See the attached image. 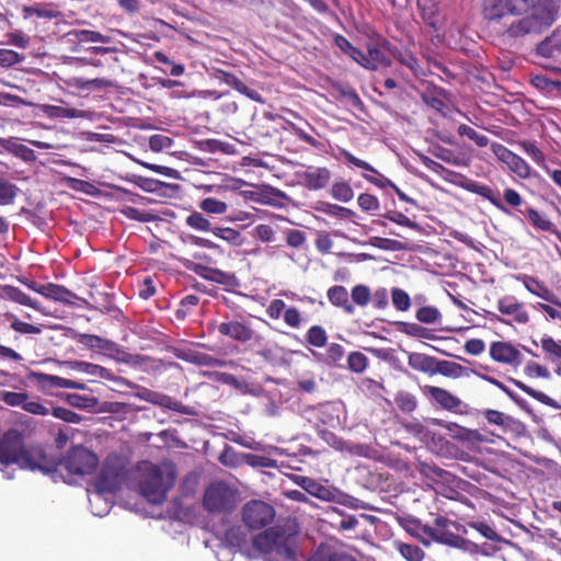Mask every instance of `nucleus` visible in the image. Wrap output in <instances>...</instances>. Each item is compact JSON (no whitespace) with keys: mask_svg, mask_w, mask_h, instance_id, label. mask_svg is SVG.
I'll return each instance as SVG.
<instances>
[{"mask_svg":"<svg viewBox=\"0 0 561 561\" xmlns=\"http://www.w3.org/2000/svg\"><path fill=\"white\" fill-rule=\"evenodd\" d=\"M559 0H483V18L500 33L511 38L540 34L552 25Z\"/></svg>","mask_w":561,"mask_h":561,"instance_id":"1","label":"nucleus"},{"mask_svg":"<svg viewBox=\"0 0 561 561\" xmlns=\"http://www.w3.org/2000/svg\"><path fill=\"white\" fill-rule=\"evenodd\" d=\"M298 525L288 522L276 525L253 538V547L267 561H297Z\"/></svg>","mask_w":561,"mask_h":561,"instance_id":"2","label":"nucleus"},{"mask_svg":"<svg viewBox=\"0 0 561 561\" xmlns=\"http://www.w3.org/2000/svg\"><path fill=\"white\" fill-rule=\"evenodd\" d=\"M503 198L508 206L516 208L522 215H524L536 230L552 233L561 242V231L550 220L547 214L530 206H527L525 209L518 208L523 205V197L517 191L506 187L503 192Z\"/></svg>","mask_w":561,"mask_h":561,"instance_id":"3","label":"nucleus"},{"mask_svg":"<svg viewBox=\"0 0 561 561\" xmlns=\"http://www.w3.org/2000/svg\"><path fill=\"white\" fill-rule=\"evenodd\" d=\"M174 479H164L163 472L156 465L146 468L144 479L139 483L142 496L152 504H161L172 488Z\"/></svg>","mask_w":561,"mask_h":561,"instance_id":"4","label":"nucleus"},{"mask_svg":"<svg viewBox=\"0 0 561 561\" xmlns=\"http://www.w3.org/2000/svg\"><path fill=\"white\" fill-rule=\"evenodd\" d=\"M60 459L47 451L41 445L25 446L19 467L27 470H38L43 473L56 472L59 468Z\"/></svg>","mask_w":561,"mask_h":561,"instance_id":"5","label":"nucleus"},{"mask_svg":"<svg viewBox=\"0 0 561 561\" xmlns=\"http://www.w3.org/2000/svg\"><path fill=\"white\" fill-rule=\"evenodd\" d=\"M99 465L98 456L83 446H75L68 453L59 467L76 476H87L95 471Z\"/></svg>","mask_w":561,"mask_h":561,"instance_id":"6","label":"nucleus"},{"mask_svg":"<svg viewBox=\"0 0 561 561\" xmlns=\"http://www.w3.org/2000/svg\"><path fill=\"white\" fill-rule=\"evenodd\" d=\"M236 504V492L224 482L211 483L205 490L203 505L210 513L229 512Z\"/></svg>","mask_w":561,"mask_h":561,"instance_id":"7","label":"nucleus"},{"mask_svg":"<svg viewBox=\"0 0 561 561\" xmlns=\"http://www.w3.org/2000/svg\"><path fill=\"white\" fill-rule=\"evenodd\" d=\"M25 449L24 436L18 430H9L0 436V469L21 461Z\"/></svg>","mask_w":561,"mask_h":561,"instance_id":"8","label":"nucleus"},{"mask_svg":"<svg viewBox=\"0 0 561 561\" xmlns=\"http://www.w3.org/2000/svg\"><path fill=\"white\" fill-rule=\"evenodd\" d=\"M421 389L423 394L442 410L460 415L468 413V404L449 390L431 385H425Z\"/></svg>","mask_w":561,"mask_h":561,"instance_id":"9","label":"nucleus"},{"mask_svg":"<svg viewBox=\"0 0 561 561\" xmlns=\"http://www.w3.org/2000/svg\"><path fill=\"white\" fill-rule=\"evenodd\" d=\"M274 517V507L263 501H250L242 508V520L251 529H261L267 526Z\"/></svg>","mask_w":561,"mask_h":561,"instance_id":"10","label":"nucleus"},{"mask_svg":"<svg viewBox=\"0 0 561 561\" xmlns=\"http://www.w3.org/2000/svg\"><path fill=\"white\" fill-rule=\"evenodd\" d=\"M182 263L187 270L194 272L199 277L222 285L227 290H232L240 285L234 273L213 268L207 265L195 263L188 259H183Z\"/></svg>","mask_w":561,"mask_h":561,"instance_id":"11","label":"nucleus"},{"mask_svg":"<svg viewBox=\"0 0 561 561\" xmlns=\"http://www.w3.org/2000/svg\"><path fill=\"white\" fill-rule=\"evenodd\" d=\"M456 527V523L451 522L447 517L437 516L434 519L433 525H424L422 531L433 540L447 545L458 546L463 545V538L455 534L450 527Z\"/></svg>","mask_w":561,"mask_h":561,"instance_id":"12","label":"nucleus"},{"mask_svg":"<svg viewBox=\"0 0 561 561\" xmlns=\"http://www.w3.org/2000/svg\"><path fill=\"white\" fill-rule=\"evenodd\" d=\"M491 150L493 154L518 178L527 180L531 175L530 165L518 154L506 148L500 142H492Z\"/></svg>","mask_w":561,"mask_h":561,"instance_id":"13","label":"nucleus"},{"mask_svg":"<svg viewBox=\"0 0 561 561\" xmlns=\"http://www.w3.org/2000/svg\"><path fill=\"white\" fill-rule=\"evenodd\" d=\"M490 357L502 365L511 366L514 368L523 364V355L519 350L506 341H494L490 344Z\"/></svg>","mask_w":561,"mask_h":561,"instance_id":"14","label":"nucleus"},{"mask_svg":"<svg viewBox=\"0 0 561 561\" xmlns=\"http://www.w3.org/2000/svg\"><path fill=\"white\" fill-rule=\"evenodd\" d=\"M122 481V469L116 466L105 463L94 479V488L100 494H114L119 490Z\"/></svg>","mask_w":561,"mask_h":561,"instance_id":"15","label":"nucleus"},{"mask_svg":"<svg viewBox=\"0 0 561 561\" xmlns=\"http://www.w3.org/2000/svg\"><path fill=\"white\" fill-rule=\"evenodd\" d=\"M340 154L343 157L344 161L348 164H352L356 168L363 169L367 172H373L376 175H367L366 173H363L362 176L368 181L369 183L376 185L379 188H386L394 186V183L386 178L383 174H381L377 169H375L371 164L368 162L356 158L353 153H351L348 150L341 149Z\"/></svg>","mask_w":561,"mask_h":561,"instance_id":"16","label":"nucleus"},{"mask_svg":"<svg viewBox=\"0 0 561 561\" xmlns=\"http://www.w3.org/2000/svg\"><path fill=\"white\" fill-rule=\"evenodd\" d=\"M299 178L309 191H319L327 187L331 181L332 173L325 167L308 165Z\"/></svg>","mask_w":561,"mask_h":561,"instance_id":"17","label":"nucleus"},{"mask_svg":"<svg viewBox=\"0 0 561 561\" xmlns=\"http://www.w3.org/2000/svg\"><path fill=\"white\" fill-rule=\"evenodd\" d=\"M497 310L511 317L518 324H526L529 321V313L525 306L515 296L506 295L497 300Z\"/></svg>","mask_w":561,"mask_h":561,"instance_id":"18","label":"nucleus"},{"mask_svg":"<svg viewBox=\"0 0 561 561\" xmlns=\"http://www.w3.org/2000/svg\"><path fill=\"white\" fill-rule=\"evenodd\" d=\"M243 194L252 202L271 206H280L282 199L286 197L284 192L270 185L263 186L260 191H250Z\"/></svg>","mask_w":561,"mask_h":561,"instance_id":"19","label":"nucleus"},{"mask_svg":"<svg viewBox=\"0 0 561 561\" xmlns=\"http://www.w3.org/2000/svg\"><path fill=\"white\" fill-rule=\"evenodd\" d=\"M216 78L233 88L234 90H237L238 92H240L241 94L245 95L247 98H249L250 100L252 101H255V102H263L262 100V95L260 94L259 91H256L255 89H252V88H249L238 76H236L234 73H231V72H228V71H224V70H218L217 71V76Z\"/></svg>","mask_w":561,"mask_h":561,"instance_id":"20","label":"nucleus"},{"mask_svg":"<svg viewBox=\"0 0 561 561\" xmlns=\"http://www.w3.org/2000/svg\"><path fill=\"white\" fill-rule=\"evenodd\" d=\"M220 335L228 336L239 342H248L253 336V330L239 321L221 322L217 325Z\"/></svg>","mask_w":561,"mask_h":561,"instance_id":"21","label":"nucleus"},{"mask_svg":"<svg viewBox=\"0 0 561 561\" xmlns=\"http://www.w3.org/2000/svg\"><path fill=\"white\" fill-rule=\"evenodd\" d=\"M465 188L473 194H477L485 199H488L496 209L502 211L505 215H511V210L505 206V204L500 199L499 195L488 185L470 181L465 185Z\"/></svg>","mask_w":561,"mask_h":561,"instance_id":"22","label":"nucleus"},{"mask_svg":"<svg viewBox=\"0 0 561 561\" xmlns=\"http://www.w3.org/2000/svg\"><path fill=\"white\" fill-rule=\"evenodd\" d=\"M142 398L148 402H151L153 404L160 405L174 412H179L181 414H193L191 408L184 405L181 401L173 399L172 397L167 394L156 393L147 390V394Z\"/></svg>","mask_w":561,"mask_h":561,"instance_id":"23","label":"nucleus"},{"mask_svg":"<svg viewBox=\"0 0 561 561\" xmlns=\"http://www.w3.org/2000/svg\"><path fill=\"white\" fill-rule=\"evenodd\" d=\"M518 279L533 295L548 302H557V295L542 280L530 275H522Z\"/></svg>","mask_w":561,"mask_h":561,"instance_id":"24","label":"nucleus"},{"mask_svg":"<svg viewBox=\"0 0 561 561\" xmlns=\"http://www.w3.org/2000/svg\"><path fill=\"white\" fill-rule=\"evenodd\" d=\"M42 296L47 299L70 306L75 305V300L78 299V296L73 291L62 285L54 283H45Z\"/></svg>","mask_w":561,"mask_h":561,"instance_id":"25","label":"nucleus"},{"mask_svg":"<svg viewBox=\"0 0 561 561\" xmlns=\"http://www.w3.org/2000/svg\"><path fill=\"white\" fill-rule=\"evenodd\" d=\"M540 346L548 362L560 364L556 373L561 376V340H554L552 336L543 334L540 339Z\"/></svg>","mask_w":561,"mask_h":561,"instance_id":"26","label":"nucleus"},{"mask_svg":"<svg viewBox=\"0 0 561 561\" xmlns=\"http://www.w3.org/2000/svg\"><path fill=\"white\" fill-rule=\"evenodd\" d=\"M306 561H357L354 557L335 551L330 546L320 545Z\"/></svg>","mask_w":561,"mask_h":561,"instance_id":"27","label":"nucleus"},{"mask_svg":"<svg viewBox=\"0 0 561 561\" xmlns=\"http://www.w3.org/2000/svg\"><path fill=\"white\" fill-rule=\"evenodd\" d=\"M328 299L333 306L342 308L347 314H353L355 311L354 306L350 302L348 293L342 285L330 287L328 290Z\"/></svg>","mask_w":561,"mask_h":561,"instance_id":"28","label":"nucleus"},{"mask_svg":"<svg viewBox=\"0 0 561 561\" xmlns=\"http://www.w3.org/2000/svg\"><path fill=\"white\" fill-rule=\"evenodd\" d=\"M2 295L4 298L12 300L19 305L41 311V305L37 301L33 300L27 294H25L19 287L5 285L2 287Z\"/></svg>","mask_w":561,"mask_h":561,"instance_id":"29","label":"nucleus"},{"mask_svg":"<svg viewBox=\"0 0 561 561\" xmlns=\"http://www.w3.org/2000/svg\"><path fill=\"white\" fill-rule=\"evenodd\" d=\"M73 339L79 344L84 345L91 350L110 351L116 346L114 342L105 340L95 334L76 333Z\"/></svg>","mask_w":561,"mask_h":561,"instance_id":"30","label":"nucleus"},{"mask_svg":"<svg viewBox=\"0 0 561 561\" xmlns=\"http://www.w3.org/2000/svg\"><path fill=\"white\" fill-rule=\"evenodd\" d=\"M182 358L191 364H195L198 366L225 367L227 365V362L225 359L216 358L209 354L197 351H188L184 354Z\"/></svg>","mask_w":561,"mask_h":561,"instance_id":"31","label":"nucleus"},{"mask_svg":"<svg viewBox=\"0 0 561 561\" xmlns=\"http://www.w3.org/2000/svg\"><path fill=\"white\" fill-rule=\"evenodd\" d=\"M366 60L362 61V67L367 70H377L381 67H390L391 60L387 57L377 46H368L367 54H365Z\"/></svg>","mask_w":561,"mask_h":561,"instance_id":"32","label":"nucleus"},{"mask_svg":"<svg viewBox=\"0 0 561 561\" xmlns=\"http://www.w3.org/2000/svg\"><path fill=\"white\" fill-rule=\"evenodd\" d=\"M0 144L8 152L22 159L25 162H33L36 160L35 151L21 142L14 141L12 139H4Z\"/></svg>","mask_w":561,"mask_h":561,"instance_id":"33","label":"nucleus"},{"mask_svg":"<svg viewBox=\"0 0 561 561\" xmlns=\"http://www.w3.org/2000/svg\"><path fill=\"white\" fill-rule=\"evenodd\" d=\"M408 364L414 370L434 374L436 358L422 353H411L408 357Z\"/></svg>","mask_w":561,"mask_h":561,"instance_id":"34","label":"nucleus"},{"mask_svg":"<svg viewBox=\"0 0 561 561\" xmlns=\"http://www.w3.org/2000/svg\"><path fill=\"white\" fill-rule=\"evenodd\" d=\"M317 211L323 213L331 217L340 218V219H350L355 213L346 207L340 206L337 204H332L324 201H319L313 207Z\"/></svg>","mask_w":561,"mask_h":561,"instance_id":"35","label":"nucleus"},{"mask_svg":"<svg viewBox=\"0 0 561 561\" xmlns=\"http://www.w3.org/2000/svg\"><path fill=\"white\" fill-rule=\"evenodd\" d=\"M334 44L350 58L356 61L359 66L362 61L368 64L365 53L352 45V43L343 35L337 34L334 37Z\"/></svg>","mask_w":561,"mask_h":561,"instance_id":"36","label":"nucleus"},{"mask_svg":"<svg viewBox=\"0 0 561 561\" xmlns=\"http://www.w3.org/2000/svg\"><path fill=\"white\" fill-rule=\"evenodd\" d=\"M185 225L196 231L213 232L211 221L201 211H193L185 218Z\"/></svg>","mask_w":561,"mask_h":561,"instance_id":"37","label":"nucleus"},{"mask_svg":"<svg viewBox=\"0 0 561 561\" xmlns=\"http://www.w3.org/2000/svg\"><path fill=\"white\" fill-rule=\"evenodd\" d=\"M300 480L299 485L310 495L320 500L330 499L331 492L322 484L307 477H302Z\"/></svg>","mask_w":561,"mask_h":561,"instance_id":"38","label":"nucleus"},{"mask_svg":"<svg viewBox=\"0 0 561 561\" xmlns=\"http://www.w3.org/2000/svg\"><path fill=\"white\" fill-rule=\"evenodd\" d=\"M73 85L78 89H94V90H103L115 87V82L111 79L106 78H95V79H84V78H73Z\"/></svg>","mask_w":561,"mask_h":561,"instance_id":"39","label":"nucleus"},{"mask_svg":"<svg viewBox=\"0 0 561 561\" xmlns=\"http://www.w3.org/2000/svg\"><path fill=\"white\" fill-rule=\"evenodd\" d=\"M463 371L465 367L458 363L436 359L434 373H439L445 377L459 378L462 376Z\"/></svg>","mask_w":561,"mask_h":561,"instance_id":"40","label":"nucleus"},{"mask_svg":"<svg viewBox=\"0 0 561 561\" xmlns=\"http://www.w3.org/2000/svg\"><path fill=\"white\" fill-rule=\"evenodd\" d=\"M28 378L42 388H62L64 377L48 375L39 371H31Z\"/></svg>","mask_w":561,"mask_h":561,"instance_id":"41","label":"nucleus"},{"mask_svg":"<svg viewBox=\"0 0 561 561\" xmlns=\"http://www.w3.org/2000/svg\"><path fill=\"white\" fill-rule=\"evenodd\" d=\"M518 146L537 165H539L542 169L547 165L546 156L537 147L536 142L530 140H520L518 141Z\"/></svg>","mask_w":561,"mask_h":561,"instance_id":"42","label":"nucleus"},{"mask_svg":"<svg viewBox=\"0 0 561 561\" xmlns=\"http://www.w3.org/2000/svg\"><path fill=\"white\" fill-rule=\"evenodd\" d=\"M4 317L8 321H10V328L18 333L39 334L42 332L41 327L24 322L12 313L7 312Z\"/></svg>","mask_w":561,"mask_h":561,"instance_id":"43","label":"nucleus"},{"mask_svg":"<svg viewBox=\"0 0 561 561\" xmlns=\"http://www.w3.org/2000/svg\"><path fill=\"white\" fill-rule=\"evenodd\" d=\"M330 194L334 199L342 203H348L354 197V191L352 186L345 181L333 183L330 190Z\"/></svg>","mask_w":561,"mask_h":561,"instance_id":"44","label":"nucleus"},{"mask_svg":"<svg viewBox=\"0 0 561 561\" xmlns=\"http://www.w3.org/2000/svg\"><path fill=\"white\" fill-rule=\"evenodd\" d=\"M211 233L232 245H240L242 243L241 232L230 227L215 226Z\"/></svg>","mask_w":561,"mask_h":561,"instance_id":"45","label":"nucleus"},{"mask_svg":"<svg viewBox=\"0 0 561 561\" xmlns=\"http://www.w3.org/2000/svg\"><path fill=\"white\" fill-rule=\"evenodd\" d=\"M307 342L318 348L324 347L328 343V334L321 325H312L306 333Z\"/></svg>","mask_w":561,"mask_h":561,"instance_id":"46","label":"nucleus"},{"mask_svg":"<svg viewBox=\"0 0 561 561\" xmlns=\"http://www.w3.org/2000/svg\"><path fill=\"white\" fill-rule=\"evenodd\" d=\"M20 193V188L8 180H0V205H11Z\"/></svg>","mask_w":561,"mask_h":561,"instance_id":"47","label":"nucleus"},{"mask_svg":"<svg viewBox=\"0 0 561 561\" xmlns=\"http://www.w3.org/2000/svg\"><path fill=\"white\" fill-rule=\"evenodd\" d=\"M457 133L461 137H467L480 148H484L490 144V139L485 135L478 133L476 129L466 124L459 125Z\"/></svg>","mask_w":561,"mask_h":561,"instance_id":"48","label":"nucleus"},{"mask_svg":"<svg viewBox=\"0 0 561 561\" xmlns=\"http://www.w3.org/2000/svg\"><path fill=\"white\" fill-rule=\"evenodd\" d=\"M199 209L211 215H222L228 210V205L215 197H206L199 203Z\"/></svg>","mask_w":561,"mask_h":561,"instance_id":"49","label":"nucleus"},{"mask_svg":"<svg viewBox=\"0 0 561 561\" xmlns=\"http://www.w3.org/2000/svg\"><path fill=\"white\" fill-rule=\"evenodd\" d=\"M136 183L145 192L158 194L162 193L165 188H170L172 186L171 184H168L160 180L144 176H139Z\"/></svg>","mask_w":561,"mask_h":561,"instance_id":"50","label":"nucleus"},{"mask_svg":"<svg viewBox=\"0 0 561 561\" xmlns=\"http://www.w3.org/2000/svg\"><path fill=\"white\" fill-rule=\"evenodd\" d=\"M368 365V357L358 351L351 352L347 356V367L351 371L360 374Z\"/></svg>","mask_w":561,"mask_h":561,"instance_id":"51","label":"nucleus"},{"mask_svg":"<svg viewBox=\"0 0 561 561\" xmlns=\"http://www.w3.org/2000/svg\"><path fill=\"white\" fill-rule=\"evenodd\" d=\"M442 314L436 307L424 306L416 310L415 318L425 324H433L440 319Z\"/></svg>","mask_w":561,"mask_h":561,"instance_id":"52","label":"nucleus"},{"mask_svg":"<svg viewBox=\"0 0 561 561\" xmlns=\"http://www.w3.org/2000/svg\"><path fill=\"white\" fill-rule=\"evenodd\" d=\"M392 305L398 311H408L411 307V298L407 291L394 287L391 290Z\"/></svg>","mask_w":561,"mask_h":561,"instance_id":"53","label":"nucleus"},{"mask_svg":"<svg viewBox=\"0 0 561 561\" xmlns=\"http://www.w3.org/2000/svg\"><path fill=\"white\" fill-rule=\"evenodd\" d=\"M536 308L547 314V317L550 320H554L559 323V327L561 328V300L557 296V302H538L536 305Z\"/></svg>","mask_w":561,"mask_h":561,"instance_id":"54","label":"nucleus"},{"mask_svg":"<svg viewBox=\"0 0 561 561\" xmlns=\"http://www.w3.org/2000/svg\"><path fill=\"white\" fill-rule=\"evenodd\" d=\"M483 415L489 424L496 425L502 430H506L511 422V416L504 414L501 411L493 410V409H486L483 412Z\"/></svg>","mask_w":561,"mask_h":561,"instance_id":"55","label":"nucleus"},{"mask_svg":"<svg viewBox=\"0 0 561 561\" xmlns=\"http://www.w3.org/2000/svg\"><path fill=\"white\" fill-rule=\"evenodd\" d=\"M49 414L67 423L78 424L82 421L81 415L64 407H53L51 411L49 410Z\"/></svg>","mask_w":561,"mask_h":561,"instance_id":"56","label":"nucleus"},{"mask_svg":"<svg viewBox=\"0 0 561 561\" xmlns=\"http://www.w3.org/2000/svg\"><path fill=\"white\" fill-rule=\"evenodd\" d=\"M510 380L517 388H519L522 391H524L526 394H528L529 397L534 398L535 400H537V401H539V402H541L543 404H550V402L552 401L551 398L548 394H546L542 391L536 390V389L527 386L523 381H519V380H516V379H513V378H510Z\"/></svg>","mask_w":561,"mask_h":561,"instance_id":"57","label":"nucleus"},{"mask_svg":"<svg viewBox=\"0 0 561 561\" xmlns=\"http://www.w3.org/2000/svg\"><path fill=\"white\" fill-rule=\"evenodd\" d=\"M398 549L408 561H422L424 558V551L416 545L400 543Z\"/></svg>","mask_w":561,"mask_h":561,"instance_id":"58","label":"nucleus"},{"mask_svg":"<svg viewBox=\"0 0 561 561\" xmlns=\"http://www.w3.org/2000/svg\"><path fill=\"white\" fill-rule=\"evenodd\" d=\"M358 206L363 211L377 213L380 209V203L375 195L368 193L359 194L357 198Z\"/></svg>","mask_w":561,"mask_h":561,"instance_id":"59","label":"nucleus"},{"mask_svg":"<svg viewBox=\"0 0 561 561\" xmlns=\"http://www.w3.org/2000/svg\"><path fill=\"white\" fill-rule=\"evenodd\" d=\"M28 394L25 392L0 391V401L10 407H23Z\"/></svg>","mask_w":561,"mask_h":561,"instance_id":"60","label":"nucleus"},{"mask_svg":"<svg viewBox=\"0 0 561 561\" xmlns=\"http://www.w3.org/2000/svg\"><path fill=\"white\" fill-rule=\"evenodd\" d=\"M121 213L128 219L136 220L139 222H149L154 218L152 214L131 206H125L124 208H122Z\"/></svg>","mask_w":561,"mask_h":561,"instance_id":"61","label":"nucleus"},{"mask_svg":"<svg viewBox=\"0 0 561 561\" xmlns=\"http://www.w3.org/2000/svg\"><path fill=\"white\" fill-rule=\"evenodd\" d=\"M24 60V56L12 49L0 48V66L12 67Z\"/></svg>","mask_w":561,"mask_h":561,"instance_id":"62","label":"nucleus"},{"mask_svg":"<svg viewBox=\"0 0 561 561\" xmlns=\"http://www.w3.org/2000/svg\"><path fill=\"white\" fill-rule=\"evenodd\" d=\"M398 329L400 332L405 333L407 335L413 337H427V329L417 324L410 322H399Z\"/></svg>","mask_w":561,"mask_h":561,"instance_id":"63","label":"nucleus"},{"mask_svg":"<svg viewBox=\"0 0 561 561\" xmlns=\"http://www.w3.org/2000/svg\"><path fill=\"white\" fill-rule=\"evenodd\" d=\"M199 302V297L196 295H186L181 299L180 308L176 310V317L183 319L195 308Z\"/></svg>","mask_w":561,"mask_h":561,"instance_id":"64","label":"nucleus"}]
</instances>
